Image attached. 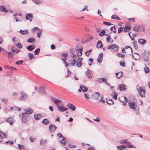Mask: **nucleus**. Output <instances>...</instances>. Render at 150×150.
<instances>
[{
  "mask_svg": "<svg viewBox=\"0 0 150 150\" xmlns=\"http://www.w3.org/2000/svg\"><path fill=\"white\" fill-rule=\"evenodd\" d=\"M103 46L101 41H98L97 44V47L98 48H101Z\"/></svg>",
  "mask_w": 150,
  "mask_h": 150,
  "instance_id": "obj_30",
  "label": "nucleus"
},
{
  "mask_svg": "<svg viewBox=\"0 0 150 150\" xmlns=\"http://www.w3.org/2000/svg\"><path fill=\"white\" fill-rule=\"evenodd\" d=\"M67 107L70 109L72 110L73 111H74L76 109L75 107L73 104L69 103L67 104Z\"/></svg>",
  "mask_w": 150,
  "mask_h": 150,
  "instance_id": "obj_13",
  "label": "nucleus"
},
{
  "mask_svg": "<svg viewBox=\"0 0 150 150\" xmlns=\"http://www.w3.org/2000/svg\"><path fill=\"white\" fill-rule=\"evenodd\" d=\"M25 111L26 112L28 113L29 114H32L33 112V110L30 108H28L25 110Z\"/></svg>",
  "mask_w": 150,
  "mask_h": 150,
  "instance_id": "obj_40",
  "label": "nucleus"
},
{
  "mask_svg": "<svg viewBox=\"0 0 150 150\" xmlns=\"http://www.w3.org/2000/svg\"><path fill=\"white\" fill-rule=\"evenodd\" d=\"M123 73L122 72L120 71L118 73H116L115 74L116 76L118 79H120L122 76L123 75Z\"/></svg>",
  "mask_w": 150,
  "mask_h": 150,
  "instance_id": "obj_24",
  "label": "nucleus"
},
{
  "mask_svg": "<svg viewBox=\"0 0 150 150\" xmlns=\"http://www.w3.org/2000/svg\"><path fill=\"white\" fill-rule=\"evenodd\" d=\"M138 42L141 45H144L146 43V41L144 39H140L138 40Z\"/></svg>",
  "mask_w": 150,
  "mask_h": 150,
  "instance_id": "obj_20",
  "label": "nucleus"
},
{
  "mask_svg": "<svg viewBox=\"0 0 150 150\" xmlns=\"http://www.w3.org/2000/svg\"><path fill=\"white\" fill-rule=\"evenodd\" d=\"M6 120L9 123L10 125H12L13 123L14 119L12 117H10L7 118L6 119Z\"/></svg>",
  "mask_w": 150,
  "mask_h": 150,
  "instance_id": "obj_14",
  "label": "nucleus"
},
{
  "mask_svg": "<svg viewBox=\"0 0 150 150\" xmlns=\"http://www.w3.org/2000/svg\"><path fill=\"white\" fill-rule=\"evenodd\" d=\"M131 27H128V26H125L124 28V32H128L129 30H131Z\"/></svg>",
  "mask_w": 150,
  "mask_h": 150,
  "instance_id": "obj_37",
  "label": "nucleus"
},
{
  "mask_svg": "<svg viewBox=\"0 0 150 150\" xmlns=\"http://www.w3.org/2000/svg\"><path fill=\"white\" fill-rule=\"evenodd\" d=\"M27 42L29 43H34L35 42V40L33 38H30L27 40Z\"/></svg>",
  "mask_w": 150,
  "mask_h": 150,
  "instance_id": "obj_33",
  "label": "nucleus"
},
{
  "mask_svg": "<svg viewBox=\"0 0 150 150\" xmlns=\"http://www.w3.org/2000/svg\"><path fill=\"white\" fill-rule=\"evenodd\" d=\"M119 89L120 91H125L126 89V86L124 84L119 85Z\"/></svg>",
  "mask_w": 150,
  "mask_h": 150,
  "instance_id": "obj_17",
  "label": "nucleus"
},
{
  "mask_svg": "<svg viewBox=\"0 0 150 150\" xmlns=\"http://www.w3.org/2000/svg\"><path fill=\"white\" fill-rule=\"evenodd\" d=\"M42 30L39 29L38 30V31L37 32V36L38 38H40V37L42 33Z\"/></svg>",
  "mask_w": 150,
  "mask_h": 150,
  "instance_id": "obj_36",
  "label": "nucleus"
},
{
  "mask_svg": "<svg viewBox=\"0 0 150 150\" xmlns=\"http://www.w3.org/2000/svg\"><path fill=\"white\" fill-rule=\"evenodd\" d=\"M120 65L122 67H124L125 66V62L124 61H121L120 62Z\"/></svg>",
  "mask_w": 150,
  "mask_h": 150,
  "instance_id": "obj_58",
  "label": "nucleus"
},
{
  "mask_svg": "<svg viewBox=\"0 0 150 150\" xmlns=\"http://www.w3.org/2000/svg\"><path fill=\"white\" fill-rule=\"evenodd\" d=\"M97 81L100 82H104L105 83L107 81V79L104 78H102L101 79L99 78L97 79Z\"/></svg>",
  "mask_w": 150,
  "mask_h": 150,
  "instance_id": "obj_23",
  "label": "nucleus"
},
{
  "mask_svg": "<svg viewBox=\"0 0 150 150\" xmlns=\"http://www.w3.org/2000/svg\"><path fill=\"white\" fill-rule=\"evenodd\" d=\"M56 128L57 127L54 125L51 124L49 126V129L51 132H54Z\"/></svg>",
  "mask_w": 150,
  "mask_h": 150,
  "instance_id": "obj_9",
  "label": "nucleus"
},
{
  "mask_svg": "<svg viewBox=\"0 0 150 150\" xmlns=\"http://www.w3.org/2000/svg\"><path fill=\"white\" fill-rule=\"evenodd\" d=\"M93 59H92L90 58L89 59L88 65L89 66H91L92 64V62H93Z\"/></svg>",
  "mask_w": 150,
  "mask_h": 150,
  "instance_id": "obj_60",
  "label": "nucleus"
},
{
  "mask_svg": "<svg viewBox=\"0 0 150 150\" xmlns=\"http://www.w3.org/2000/svg\"><path fill=\"white\" fill-rule=\"evenodd\" d=\"M123 27H120L118 29V33H120L123 30Z\"/></svg>",
  "mask_w": 150,
  "mask_h": 150,
  "instance_id": "obj_64",
  "label": "nucleus"
},
{
  "mask_svg": "<svg viewBox=\"0 0 150 150\" xmlns=\"http://www.w3.org/2000/svg\"><path fill=\"white\" fill-rule=\"evenodd\" d=\"M134 54L137 55V56H135L134 54H132V57L135 60H138L141 57V55L138 53H135Z\"/></svg>",
  "mask_w": 150,
  "mask_h": 150,
  "instance_id": "obj_16",
  "label": "nucleus"
},
{
  "mask_svg": "<svg viewBox=\"0 0 150 150\" xmlns=\"http://www.w3.org/2000/svg\"><path fill=\"white\" fill-rule=\"evenodd\" d=\"M62 59H63L65 58L66 59V60L67 59L66 58V57L67 56V54H66V53H63L62 54Z\"/></svg>",
  "mask_w": 150,
  "mask_h": 150,
  "instance_id": "obj_56",
  "label": "nucleus"
},
{
  "mask_svg": "<svg viewBox=\"0 0 150 150\" xmlns=\"http://www.w3.org/2000/svg\"><path fill=\"white\" fill-rule=\"evenodd\" d=\"M13 16H14V18L16 19V22H19V21H21L22 20V18L21 17L18 19L17 17L16 16H18L20 17L21 16V14H14Z\"/></svg>",
  "mask_w": 150,
  "mask_h": 150,
  "instance_id": "obj_15",
  "label": "nucleus"
},
{
  "mask_svg": "<svg viewBox=\"0 0 150 150\" xmlns=\"http://www.w3.org/2000/svg\"><path fill=\"white\" fill-rule=\"evenodd\" d=\"M78 56H79L77 54H73L72 55V59H74L76 60V59L78 58Z\"/></svg>",
  "mask_w": 150,
  "mask_h": 150,
  "instance_id": "obj_59",
  "label": "nucleus"
},
{
  "mask_svg": "<svg viewBox=\"0 0 150 150\" xmlns=\"http://www.w3.org/2000/svg\"><path fill=\"white\" fill-rule=\"evenodd\" d=\"M39 92L40 93H45V89L43 87H40L39 88Z\"/></svg>",
  "mask_w": 150,
  "mask_h": 150,
  "instance_id": "obj_32",
  "label": "nucleus"
},
{
  "mask_svg": "<svg viewBox=\"0 0 150 150\" xmlns=\"http://www.w3.org/2000/svg\"><path fill=\"white\" fill-rule=\"evenodd\" d=\"M21 96L19 98L20 100H25L28 97L27 95L25 93L22 92L20 93Z\"/></svg>",
  "mask_w": 150,
  "mask_h": 150,
  "instance_id": "obj_7",
  "label": "nucleus"
},
{
  "mask_svg": "<svg viewBox=\"0 0 150 150\" xmlns=\"http://www.w3.org/2000/svg\"><path fill=\"white\" fill-rule=\"evenodd\" d=\"M82 50L83 48L82 47H81V48L78 49V52L77 53V55L79 56H80L82 55Z\"/></svg>",
  "mask_w": 150,
  "mask_h": 150,
  "instance_id": "obj_35",
  "label": "nucleus"
},
{
  "mask_svg": "<svg viewBox=\"0 0 150 150\" xmlns=\"http://www.w3.org/2000/svg\"><path fill=\"white\" fill-rule=\"evenodd\" d=\"M12 50L13 53H16V54H17L20 51V50L17 48H15L14 47H12L11 48Z\"/></svg>",
  "mask_w": 150,
  "mask_h": 150,
  "instance_id": "obj_19",
  "label": "nucleus"
},
{
  "mask_svg": "<svg viewBox=\"0 0 150 150\" xmlns=\"http://www.w3.org/2000/svg\"><path fill=\"white\" fill-rule=\"evenodd\" d=\"M80 88L83 92H86L88 90L87 88L84 86L81 85L80 86Z\"/></svg>",
  "mask_w": 150,
  "mask_h": 150,
  "instance_id": "obj_21",
  "label": "nucleus"
},
{
  "mask_svg": "<svg viewBox=\"0 0 150 150\" xmlns=\"http://www.w3.org/2000/svg\"><path fill=\"white\" fill-rule=\"evenodd\" d=\"M126 146L121 145L120 146H117V148L118 149H120V148L125 149L126 148Z\"/></svg>",
  "mask_w": 150,
  "mask_h": 150,
  "instance_id": "obj_49",
  "label": "nucleus"
},
{
  "mask_svg": "<svg viewBox=\"0 0 150 150\" xmlns=\"http://www.w3.org/2000/svg\"><path fill=\"white\" fill-rule=\"evenodd\" d=\"M138 93L140 96L142 97L145 96V91L142 87H140L137 89Z\"/></svg>",
  "mask_w": 150,
  "mask_h": 150,
  "instance_id": "obj_4",
  "label": "nucleus"
},
{
  "mask_svg": "<svg viewBox=\"0 0 150 150\" xmlns=\"http://www.w3.org/2000/svg\"><path fill=\"white\" fill-rule=\"evenodd\" d=\"M105 33V30H103L99 33L101 37L103 36L104 35Z\"/></svg>",
  "mask_w": 150,
  "mask_h": 150,
  "instance_id": "obj_53",
  "label": "nucleus"
},
{
  "mask_svg": "<svg viewBox=\"0 0 150 150\" xmlns=\"http://www.w3.org/2000/svg\"><path fill=\"white\" fill-rule=\"evenodd\" d=\"M128 104L129 107L131 109L135 110L137 107V105L135 103L129 100L128 101Z\"/></svg>",
  "mask_w": 150,
  "mask_h": 150,
  "instance_id": "obj_5",
  "label": "nucleus"
},
{
  "mask_svg": "<svg viewBox=\"0 0 150 150\" xmlns=\"http://www.w3.org/2000/svg\"><path fill=\"white\" fill-rule=\"evenodd\" d=\"M79 61L77 60L76 61V65L79 67H81L82 65V63Z\"/></svg>",
  "mask_w": 150,
  "mask_h": 150,
  "instance_id": "obj_38",
  "label": "nucleus"
},
{
  "mask_svg": "<svg viewBox=\"0 0 150 150\" xmlns=\"http://www.w3.org/2000/svg\"><path fill=\"white\" fill-rule=\"evenodd\" d=\"M18 95V93L16 92H13L12 94V96L14 98H16V97H17Z\"/></svg>",
  "mask_w": 150,
  "mask_h": 150,
  "instance_id": "obj_50",
  "label": "nucleus"
},
{
  "mask_svg": "<svg viewBox=\"0 0 150 150\" xmlns=\"http://www.w3.org/2000/svg\"><path fill=\"white\" fill-rule=\"evenodd\" d=\"M131 45L133 46L135 49L136 50H137V49L138 47L135 42H133L131 43Z\"/></svg>",
  "mask_w": 150,
  "mask_h": 150,
  "instance_id": "obj_47",
  "label": "nucleus"
},
{
  "mask_svg": "<svg viewBox=\"0 0 150 150\" xmlns=\"http://www.w3.org/2000/svg\"><path fill=\"white\" fill-rule=\"evenodd\" d=\"M144 70L146 73H148L149 71V68L147 67H145Z\"/></svg>",
  "mask_w": 150,
  "mask_h": 150,
  "instance_id": "obj_61",
  "label": "nucleus"
},
{
  "mask_svg": "<svg viewBox=\"0 0 150 150\" xmlns=\"http://www.w3.org/2000/svg\"><path fill=\"white\" fill-rule=\"evenodd\" d=\"M103 53H100L97 59V61L98 63H101L103 58Z\"/></svg>",
  "mask_w": 150,
  "mask_h": 150,
  "instance_id": "obj_12",
  "label": "nucleus"
},
{
  "mask_svg": "<svg viewBox=\"0 0 150 150\" xmlns=\"http://www.w3.org/2000/svg\"><path fill=\"white\" fill-rule=\"evenodd\" d=\"M84 95L85 98L88 99H89L90 98V96L89 94H86V93H84Z\"/></svg>",
  "mask_w": 150,
  "mask_h": 150,
  "instance_id": "obj_55",
  "label": "nucleus"
},
{
  "mask_svg": "<svg viewBox=\"0 0 150 150\" xmlns=\"http://www.w3.org/2000/svg\"><path fill=\"white\" fill-rule=\"evenodd\" d=\"M40 52V49L38 48L36 49L34 51V54L35 55H37L39 54Z\"/></svg>",
  "mask_w": 150,
  "mask_h": 150,
  "instance_id": "obj_48",
  "label": "nucleus"
},
{
  "mask_svg": "<svg viewBox=\"0 0 150 150\" xmlns=\"http://www.w3.org/2000/svg\"><path fill=\"white\" fill-rule=\"evenodd\" d=\"M112 19H117L118 20H121L120 19L117 15H114L111 16Z\"/></svg>",
  "mask_w": 150,
  "mask_h": 150,
  "instance_id": "obj_39",
  "label": "nucleus"
},
{
  "mask_svg": "<svg viewBox=\"0 0 150 150\" xmlns=\"http://www.w3.org/2000/svg\"><path fill=\"white\" fill-rule=\"evenodd\" d=\"M19 33L22 35H25L28 34V31L27 30H21L19 31Z\"/></svg>",
  "mask_w": 150,
  "mask_h": 150,
  "instance_id": "obj_28",
  "label": "nucleus"
},
{
  "mask_svg": "<svg viewBox=\"0 0 150 150\" xmlns=\"http://www.w3.org/2000/svg\"><path fill=\"white\" fill-rule=\"evenodd\" d=\"M127 140H121L120 142V144H127L128 143V142L127 141Z\"/></svg>",
  "mask_w": 150,
  "mask_h": 150,
  "instance_id": "obj_51",
  "label": "nucleus"
},
{
  "mask_svg": "<svg viewBox=\"0 0 150 150\" xmlns=\"http://www.w3.org/2000/svg\"><path fill=\"white\" fill-rule=\"evenodd\" d=\"M35 48V46L33 45H30L26 47V49L29 51H32Z\"/></svg>",
  "mask_w": 150,
  "mask_h": 150,
  "instance_id": "obj_26",
  "label": "nucleus"
},
{
  "mask_svg": "<svg viewBox=\"0 0 150 150\" xmlns=\"http://www.w3.org/2000/svg\"><path fill=\"white\" fill-rule=\"evenodd\" d=\"M33 15L32 13L27 14L26 15L25 18L27 20L31 21L33 18Z\"/></svg>",
  "mask_w": 150,
  "mask_h": 150,
  "instance_id": "obj_11",
  "label": "nucleus"
},
{
  "mask_svg": "<svg viewBox=\"0 0 150 150\" xmlns=\"http://www.w3.org/2000/svg\"><path fill=\"white\" fill-rule=\"evenodd\" d=\"M93 98L94 99L96 100H98L99 98L100 94L99 93L97 92H95L93 95Z\"/></svg>",
  "mask_w": 150,
  "mask_h": 150,
  "instance_id": "obj_25",
  "label": "nucleus"
},
{
  "mask_svg": "<svg viewBox=\"0 0 150 150\" xmlns=\"http://www.w3.org/2000/svg\"><path fill=\"white\" fill-rule=\"evenodd\" d=\"M22 116L21 117L22 122L23 123L26 122L27 121V117L29 115V113L27 112L23 113L22 114Z\"/></svg>",
  "mask_w": 150,
  "mask_h": 150,
  "instance_id": "obj_3",
  "label": "nucleus"
},
{
  "mask_svg": "<svg viewBox=\"0 0 150 150\" xmlns=\"http://www.w3.org/2000/svg\"><path fill=\"white\" fill-rule=\"evenodd\" d=\"M148 54L146 52H144V53L141 54L142 58L144 59L145 61H148L149 59V57L148 56Z\"/></svg>",
  "mask_w": 150,
  "mask_h": 150,
  "instance_id": "obj_8",
  "label": "nucleus"
},
{
  "mask_svg": "<svg viewBox=\"0 0 150 150\" xmlns=\"http://www.w3.org/2000/svg\"><path fill=\"white\" fill-rule=\"evenodd\" d=\"M117 56L121 57H124L125 55L124 54H122L120 53H118L117 54Z\"/></svg>",
  "mask_w": 150,
  "mask_h": 150,
  "instance_id": "obj_62",
  "label": "nucleus"
},
{
  "mask_svg": "<svg viewBox=\"0 0 150 150\" xmlns=\"http://www.w3.org/2000/svg\"><path fill=\"white\" fill-rule=\"evenodd\" d=\"M47 142V140H46L41 139L40 142V144L41 145H43L45 143H46Z\"/></svg>",
  "mask_w": 150,
  "mask_h": 150,
  "instance_id": "obj_42",
  "label": "nucleus"
},
{
  "mask_svg": "<svg viewBox=\"0 0 150 150\" xmlns=\"http://www.w3.org/2000/svg\"><path fill=\"white\" fill-rule=\"evenodd\" d=\"M111 96L113 98L117 99V93L115 91H114L111 93Z\"/></svg>",
  "mask_w": 150,
  "mask_h": 150,
  "instance_id": "obj_27",
  "label": "nucleus"
},
{
  "mask_svg": "<svg viewBox=\"0 0 150 150\" xmlns=\"http://www.w3.org/2000/svg\"><path fill=\"white\" fill-rule=\"evenodd\" d=\"M86 76L88 78H91L92 76V74L91 71L88 69H87V71L86 72Z\"/></svg>",
  "mask_w": 150,
  "mask_h": 150,
  "instance_id": "obj_10",
  "label": "nucleus"
},
{
  "mask_svg": "<svg viewBox=\"0 0 150 150\" xmlns=\"http://www.w3.org/2000/svg\"><path fill=\"white\" fill-rule=\"evenodd\" d=\"M32 1L37 5H39L42 3V2L39 0H32Z\"/></svg>",
  "mask_w": 150,
  "mask_h": 150,
  "instance_id": "obj_41",
  "label": "nucleus"
},
{
  "mask_svg": "<svg viewBox=\"0 0 150 150\" xmlns=\"http://www.w3.org/2000/svg\"><path fill=\"white\" fill-rule=\"evenodd\" d=\"M18 146L21 150H24V147L23 145L18 144Z\"/></svg>",
  "mask_w": 150,
  "mask_h": 150,
  "instance_id": "obj_57",
  "label": "nucleus"
},
{
  "mask_svg": "<svg viewBox=\"0 0 150 150\" xmlns=\"http://www.w3.org/2000/svg\"><path fill=\"white\" fill-rule=\"evenodd\" d=\"M120 101L123 102L124 101H125L127 102L128 99L127 98L125 97L122 96L118 99Z\"/></svg>",
  "mask_w": 150,
  "mask_h": 150,
  "instance_id": "obj_22",
  "label": "nucleus"
},
{
  "mask_svg": "<svg viewBox=\"0 0 150 150\" xmlns=\"http://www.w3.org/2000/svg\"><path fill=\"white\" fill-rule=\"evenodd\" d=\"M50 99L58 107V110L61 112H64L67 110L68 109L63 105H59L58 103L61 102V101L59 100L54 97H50Z\"/></svg>",
  "mask_w": 150,
  "mask_h": 150,
  "instance_id": "obj_1",
  "label": "nucleus"
},
{
  "mask_svg": "<svg viewBox=\"0 0 150 150\" xmlns=\"http://www.w3.org/2000/svg\"><path fill=\"white\" fill-rule=\"evenodd\" d=\"M23 62V61L22 60H20L16 62V64L17 65H20L22 64Z\"/></svg>",
  "mask_w": 150,
  "mask_h": 150,
  "instance_id": "obj_54",
  "label": "nucleus"
},
{
  "mask_svg": "<svg viewBox=\"0 0 150 150\" xmlns=\"http://www.w3.org/2000/svg\"><path fill=\"white\" fill-rule=\"evenodd\" d=\"M133 29L136 32H143L145 31V27L143 25H135Z\"/></svg>",
  "mask_w": 150,
  "mask_h": 150,
  "instance_id": "obj_2",
  "label": "nucleus"
},
{
  "mask_svg": "<svg viewBox=\"0 0 150 150\" xmlns=\"http://www.w3.org/2000/svg\"><path fill=\"white\" fill-rule=\"evenodd\" d=\"M76 62V60L74 59H73V60L71 62V64L72 65V66H74L75 65Z\"/></svg>",
  "mask_w": 150,
  "mask_h": 150,
  "instance_id": "obj_63",
  "label": "nucleus"
},
{
  "mask_svg": "<svg viewBox=\"0 0 150 150\" xmlns=\"http://www.w3.org/2000/svg\"><path fill=\"white\" fill-rule=\"evenodd\" d=\"M62 61L63 63L64 64V66L66 67L67 68L68 67L69 64L66 61V59L65 58L62 59Z\"/></svg>",
  "mask_w": 150,
  "mask_h": 150,
  "instance_id": "obj_34",
  "label": "nucleus"
},
{
  "mask_svg": "<svg viewBox=\"0 0 150 150\" xmlns=\"http://www.w3.org/2000/svg\"><path fill=\"white\" fill-rule=\"evenodd\" d=\"M66 139L65 137H63L62 139L60 141V143L63 145H65L67 143Z\"/></svg>",
  "mask_w": 150,
  "mask_h": 150,
  "instance_id": "obj_29",
  "label": "nucleus"
},
{
  "mask_svg": "<svg viewBox=\"0 0 150 150\" xmlns=\"http://www.w3.org/2000/svg\"><path fill=\"white\" fill-rule=\"evenodd\" d=\"M0 10L5 13L7 12V10L5 7L3 6H0Z\"/></svg>",
  "mask_w": 150,
  "mask_h": 150,
  "instance_id": "obj_31",
  "label": "nucleus"
},
{
  "mask_svg": "<svg viewBox=\"0 0 150 150\" xmlns=\"http://www.w3.org/2000/svg\"><path fill=\"white\" fill-rule=\"evenodd\" d=\"M42 123L45 125H47L49 122V121L47 119H44L42 120Z\"/></svg>",
  "mask_w": 150,
  "mask_h": 150,
  "instance_id": "obj_45",
  "label": "nucleus"
},
{
  "mask_svg": "<svg viewBox=\"0 0 150 150\" xmlns=\"http://www.w3.org/2000/svg\"><path fill=\"white\" fill-rule=\"evenodd\" d=\"M107 48L110 49L111 50H114L116 51L118 50V47L117 45L114 44L112 45H108L107 47Z\"/></svg>",
  "mask_w": 150,
  "mask_h": 150,
  "instance_id": "obj_6",
  "label": "nucleus"
},
{
  "mask_svg": "<svg viewBox=\"0 0 150 150\" xmlns=\"http://www.w3.org/2000/svg\"><path fill=\"white\" fill-rule=\"evenodd\" d=\"M110 29L111 31H112L114 33H115L116 32V29L115 28V26L111 27L110 28Z\"/></svg>",
  "mask_w": 150,
  "mask_h": 150,
  "instance_id": "obj_52",
  "label": "nucleus"
},
{
  "mask_svg": "<svg viewBox=\"0 0 150 150\" xmlns=\"http://www.w3.org/2000/svg\"><path fill=\"white\" fill-rule=\"evenodd\" d=\"M107 103L110 105H113L114 104V102L112 99L108 100L107 101Z\"/></svg>",
  "mask_w": 150,
  "mask_h": 150,
  "instance_id": "obj_46",
  "label": "nucleus"
},
{
  "mask_svg": "<svg viewBox=\"0 0 150 150\" xmlns=\"http://www.w3.org/2000/svg\"><path fill=\"white\" fill-rule=\"evenodd\" d=\"M127 144L126 145V146L127 147H130V148H132L134 147V146L133 145H132L130 142H128V143H127Z\"/></svg>",
  "mask_w": 150,
  "mask_h": 150,
  "instance_id": "obj_43",
  "label": "nucleus"
},
{
  "mask_svg": "<svg viewBox=\"0 0 150 150\" xmlns=\"http://www.w3.org/2000/svg\"><path fill=\"white\" fill-rule=\"evenodd\" d=\"M28 56L30 59H33L34 57V56L33 54L31 53H29L28 54Z\"/></svg>",
  "mask_w": 150,
  "mask_h": 150,
  "instance_id": "obj_44",
  "label": "nucleus"
},
{
  "mask_svg": "<svg viewBox=\"0 0 150 150\" xmlns=\"http://www.w3.org/2000/svg\"><path fill=\"white\" fill-rule=\"evenodd\" d=\"M34 117L36 120H38L40 119L42 117V115L40 114H34Z\"/></svg>",
  "mask_w": 150,
  "mask_h": 150,
  "instance_id": "obj_18",
  "label": "nucleus"
}]
</instances>
